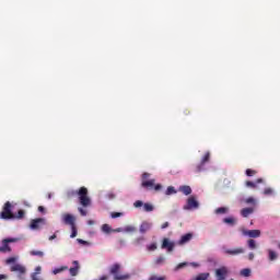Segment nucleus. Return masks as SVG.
Instances as JSON below:
<instances>
[{"mask_svg":"<svg viewBox=\"0 0 280 280\" xmlns=\"http://www.w3.org/2000/svg\"><path fill=\"white\" fill-rule=\"evenodd\" d=\"M165 276H156V275H153L149 278V280H165Z\"/></svg>","mask_w":280,"mask_h":280,"instance_id":"38","label":"nucleus"},{"mask_svg":"<svg viewBox=\"0 0 280 280\" xmlns=\"http://www.w3.org/2000/svg\"><path fill=\"white\" fill-rule=\"evenodd\" d=\"M248 259H249V261H253L255 259V254L249 253L248 254Z\"/></svg>","mask_w":280,"mask_h":280,"instance_id":"49","label":"nucleus"},{"mask_svg":"<svg viewBox=\"0 0 280 280\" xmlns=\"http://www.w3.org/2000/svg\"><path fill=\"white\" fill-rule=\"evenodd\" d=\"M264 183V178H258L256 182L247 180L245 183L246 187H250L252 189H257V185Z\"/></svg>","mask_w":280,"mask_h":280,"instance_id":"17","label":"nucleus"},{"mask_svg":"<svg viewBox=\"0 0 280 280\" xmlns=\"http://www.w3.org/2000/svg\"><path fill=\"white\" fill-rule=\"evenodd\" d=\"M102 231H103V233H110V231H112L110 225L103 224L102 225Z\"/></svg>","mask_w":280,"mask_h":280,"instance_id":"37","label":"nucleus"},{"mask_svg":"<svg viewBox=\"0 0 280 280\" xmlns=\"http://www.w3.org/2000/svg\"><path fill=\"white\" fill-rule=\"evenodd\" d=\"M268 255H269V261H276V259H278V257H279L277 252H275L272 249H268Z\"/></svg>","mask_w":280,"mask_h":280,"instance_id":"20","label":"nucleus"},{"mask_svg":"<svg viewBox=\"0 0 280 280\" xmlns=\"http://www.w3.org/2000/svg\"><path fill=\"white\" fill-rule=\"evenodd\" d=\"M56 237H58V236L56 234H52L51 236H49V241L51 242V241L56 240Z\"/></svg>","mask_w":280,"mask_h":280,"instance_id":"54","label":"nucleus"},{"mask_svg":"<svg viewBox=\"0 0 280 280\" xmlns=\"http://www.w3.org/2000/svg\"><path fill=\"white\" fill-rule=\"evenodd\" d=\"M150 229H152V222L150 221H143L141 224H140V233H148V231H150Z\"/></svg>","mask_w":280,"mask_h":280,"instance_id":"13","label":"nucleus"},{"mask_svg":"<svg viewBox=\"0 0 280 280\" xmlns=\"http://www.w3.org/2000/svg\"><path fill=\"white\" fill-rule=\"evenodd\" d=\"M214 213H217V215H224V213H229V208L226 207L217 208L214 210Z\"/></svg>","mask_w":280,"mask_h":280,"instance_id":"19","label":"nucleus"},{"mask_svg":"<svg viewBox=\"0 0 280 280\" xmlns=\"http://www.w3.org/2000/svg\"><path fill=\"white\" fill-rule=\"evenodd\" d=\"M144 241H145V237L140 236V237H138V238H136V240L133 241V244H135V246H139V245H141V243H143Z\"/></svg>","mask_w":280,"mask_h":280,"instance_id":"34","label":"nucleus"},{"mask_svg":"<svg viewBox=\"0 0 280 280\" xmlns=\"http://www.w3.org/2000/svg\"><path fill=\"white\" fill-rule=\"evenodd\" d=\"M30 255H32L33 257H45V253L40 250H31Z\"/></svg>","mask_w":280,"mask_h":280,"instance_id":"26","label":"nucleus"},{"mask_svg":"<svg viewBox=\"0 0 280 280\" xmlns=\"http://www.w3.org/2000/svg\"><path fill=\"white\" fill-rule=\"evenodd\" d=\"M156 179H149V180H142L141 183V187H143V189H154V191H161V189H163V186L161 184H156Z\"/></svg>","mask_w":280,"mask_h":280,"instance_id":"3","label":"nucleus"},{"mask_svg":"<svg viewBox=\"0 0 280 280\" xmlns=\"http://www.w3.org/2000/svg\"><path fill=\"white\" fill-rule=\"evenodd\" d=\"M126 233H135V231H137V228L132 226V225H127L125 228Z\"/></svg>","mask_w":280,"mask_h":280,"instance_id":"35","label":"nucleus"},{"mask_svg":"<svg viewBox=\"0 0 280 280\" xmlns=\"http://www.w3.org/2000/svg\"><path fill=\"white\" fill-rule=\"evenodd\" d=\"M5 279H8L7 275H0V280H5Z\"/></svg>","mask_w":280,"mask_h":280,"instance_id":"55","label":"nucleus"},{"mask_svg":"<svg viewBox=\"0 0 280 280\" xmlns=\"http://www.w3.org/2000/svg\"><path fill=\"white\" fill-rule=\"evenodd\" d=\"M224 253L225 255H231V256L242 255L244 253V248L237 247L235 249H225Z\"/></svg>","mask_w":280,"mask_h":280,"instance_id":"16","label":"nucleus"},{"mask_svg":"<svg viewBox=\"0 0 280 280\" xmlns=\"http://www.w3.org/2000/svg\"><path fill=\"white\" fill-rule=\"evenodd\" d=\"M243 235H245L247 237L257 238V237H261V231H259V230H243Z\"/></svg>","mask_w":280,"mask_h":280,"instance_id":"11","label":"nucleus"},{"mask_svg":"<svg viewBox=\"0 0 280 280\" xmlns=\"http://www.w3.org/2000/svg\"><path fill=\"white\" fill-rule=\"evenodd\" d=\"M121 215H124V213H121V212H112L110 213V218H113V220H115L117 218H121Z\"/></svg>","mask_w":280,"mask_h":280,"instance_id":"39","label":"nucleus"},{"mask_svg":"<svg viewBox=\"0 0 280 280\" xmlns=\"http://www.w3.org/2000/svg\"><path fill=\"white\" fill-rule=\"evenodd\" d=\"M200 207V203H198V200H196V197L191 196L187 199V203L184 206V209L186 211H189L191 209H198Z\"/></svg>","mask_w":280,"mask_h":280,"instance_id":"8","label":"nucleus"},{"mask_svg":"<svg viewBox=\"0 0 280 280\" xmlns=\"http://www.w3.org/2000/svg\"><path fill=\"white\" fill-rule=\"evenodd\" d=\"M209 279V273H199L195 280H207Z\"/></svg>","mask_w":280,"mask_h":280,"instance_id":"32","label":"nucleus"},{"mask_svg":"<svg viewBox=\"0 0 280 280\" xmlns=\"http://www.w3.org/2000/svg\"><path fill=\"white\" fill-rule=\"evenodd\" d=\"M65 270H69V267L62 266V267H59V268H55V269L52 270V273H55V275H60V272H65Z\"/></svg>","mask_w":280,"mask_h":280,"instance_id":"23","label":"nucleus"},{"mask_svg":"<svg viewBox=\"0 0 280 280\" xmlns=\"http://www.w3.org/2000/svg\"><path fill=\"white\" fill-rule=\"evenodd\" d=\"M38 211H39V213H45V207L39 206V207H38Z\"/></svg>","mask_w":280,"mask_h":280,"instance_id":"53","label":"nucleus"},{"mask_svg":"<svg viewBox=\"0 0 280 280\" xmlns=\"http://www.w3.org/2000/svg\"><path fill=\"white\" fill-rule=\"evenodd\" d=\"M223 222L225 224H230L231 226H233L235 224V219L233 217L225 218V219H223Z\"/></svg>","mask_w":280,"mask_h":280,"instance_id":"28","label":"nucleus"},{"mask_svg":"<svg viewBox=\"0 0 280 280\" xmlns=\"http://www.w3.org/2000/svg\"><path fill=\"white\" fill-rule=\"evenodd\" d=\"M255 212V209L254 208H243L241 210V215L243 218H248V215L253 214Z\"/></svg>","mask_w":280,"mask_h":280,"instance_id":"18","label":"nucleus"},{"mask_svg":"<svg viewBox=\"0 0 280 280\" xmlns=\"http://www.w3.org/2000/svg\"><path fill=\"white\" fill-rule=\"evenodd\" d=\"M43 270V268L40 266L35 268V272H33V275H40V271Z\"/></svg>","mask_w":280,"mask_h":280,"instance_id":"46","label":"nucleus"},{"mask_svg":"<svg viewBox=\"0 0 280 280\" xmlns=\"http://www.w3.org/2000/svg\"><path fill=\"white\" fill-rule=\"evenodd\" d=\"M10 250H12V248H10V245L3 242V246L0 247V253H10Z\"/></svg>","mask_w":280,"mask_h":280,"instance_id":"25","label":"nucleus"},{"mask_svg":"<svg viewBox=\"0 0 280 280\" xmlns=\"http://www.w3.org/2000/svg\"><path fill=\"white\" fill-rule=\"evenodd\" d=\"M172 194H176V189L173 186H168L166 191H165V195L166 196H172Z\"/></svg>","mask_w":280,"mask_h":280,"instance_id":"31","label":"nucleus"},{"mask_svg":"<svg viewBox=\"0 0 280 280\" xmlns=\"http://www.w3.org/2000/svg\"><path fill=\"white\" fill-rule=\"evenodd\" d=\"M247 246L250 250H255L257 248V242L253 238L247 241Z\"/></svg>","mask_w":280,"mask_h":280,"instance_id":"22","label":"nucleus"},{"mask_svg":"<svg viewBox=\"0 0 280 280\" xmlns=\"http://www.w3.org/2000/svg\"><path fill=\"white\" fill-rule=\"evenodd\" d=\"M116 231H117V233H119L121 231V229H117Z\"/></svg>","mask_w":280,"mask_h":280,"instance_id":"59","label":"nucleus"},{"mask_svg":"<svg viewBox=\"0 0 280 280\" xmlns=\"http://www.w3.org/2000/svg\"><path fill=\"white\" fill-rule=\"evenodd\" d=\"M215 277L217 280H226V277H229V268L223 266L215 269Z\"/></svg>","mask_w":280,"mask_h":280,"instance_id":"9","label":"nucleus"},{"mask_svg":"<svg viewBox=\"0 0 280 280\" xmlns=\"http://www.w3.org/2000/svg\"><path fill=\"white\" fill-rule=\"evenodd\" d=\"M167 226H170V222H164V223L161 225V229H167Z\"/></svg>","mask_w":280,"mask_h":280,"instance_id":"51","label":"nucleus"},{"mask_svg":"<svg viewBox=\"0 0 280 280\" xmlns=\"http://www.w3.org/2000/svg\"><path fill=\"white\" fill-rule=\"evenodd\" d=\"M120 269H121V266L119 264H114L110 267L109 272H110V275H114V280H126V279H129L130 278L129 275L119 276V270Z\"/></svg>","mask_w":280,"mask_h":280,"instance_id":"4","label":"nucleus"},{"mask_svg":"<svg viewBox=\"0 0 280 280\" xmlns=\"http://www.w3.org/2000/svg\"><path fill=\"white\" fill-rule=\"evenodd\" d=\"M98 280H108V276H102Z\"/></svg>","mask_w":280,"mask_h":280,"instance_id":"56","label":"nucleus"},{"mask_svg":"<svg viewBox=\"0 0 280 280\" xmlns=\"http://www.w3.org/2000/svg\"><path fill=\"white\" fill-rule=\"evenodd\" d=\"M194 237V234L191 233H187V234H184L180 240L178 241V244L179 246H183L189 242H191V238Z\"/></svg>","mask_w":280,"mask_h":280,"instance_id":"14","label":"nucleus"},{"mask_svg":"<svg viewBox=\"0 0 280 280\" xmlns=\"http://www.w3.org/2000/svg\"><path fill=\"white\" fill-rule=\"evenodd\" d=\"M245 202H246L247 205H255V198L249 197V198H247V199L245 200Z\"/></svg>","mask_w":280,"mask_h":280,"instance_id":"45","label":"nucleus"},{"mask_svg":"<svg viewBox=\"0 0 280 280\" xmlns=\"http://www.w3.org/2000/svg\"><path fill=\"white\" fill-rule=\"evenodd\" d=\"M272 194H273L272 188H265V190H264L265 196H272Z\"/></svg>","mask_w":280,"mask_h":280,"instance_id":"43","label":"nucleus"},{"mask_svg":"<svg viewBox=\"0 0 280 280\" xmlns=\"http://www.w3.org/2000/svg\"><path fill=\"white\" fill-rule=\"evenodd\" d=\"M210 159H211V153H210V152H207V153L203 155V158H202V160H201V163H203V164L209 163Z\"/></svg>","mask_w":280,"mask_h":280,"instance_id":"30","label":"nucleus"},{"mask_svg":"<svg viewBox=\"0 0 280 280\" xmlns=\"http://www.w3.org/2000/svg\"><path fill=\"white\" fill-rule=\"evenodd\" d=\"M158 246H156V243H152L150 245L147 246V249L149 252H153V250H156Z\"/></svg>","mask_w":280,"mask_h":280,"instance_id":"41","label":"nucleus"},{"mask_svg":"<svg viewBox=\"0 0 280 280\" xmlns=\"http://www.w3.org/2000/svg\"><path fill=\"white\" fill-rule=\"evenodd\" d=\"M241 275H242V277H250V269L245 268V269L241 270Z\"/></svg>","mask_w":280,"mask_h":280,"instance_id":"36","label":"nucleus"},{"mask_svg":"<svg viewBox=\"0 0 280 280\" xmlns=\"http://www.w3.org/2000/svg\"><path fill=\"white\" fill-rule=\"evenodd\" d=\"M45 224H47V220L44 218H37V219H33L31 221V229L33 231H38L40 229H43V226H45Z\"/></svg>","mask_w":280,"mask_h":280,"instance_id":"5","label":"nucleus"},{"mask_svg":"<svg viewBox=\"0 0 280 280\" xmlns=\"http://www.w3.org/2000/svg\"><path fill=\"white\" fill-rule=\"evenodd\" d=\"M278 248L280 249V243L278 244Z\"/></svg>","mask_w":280,"mask_h":280,"instance_id":"61","label":"nucleus"},{"mask_svg":"<svg viewBox=\"0 0 280 280\" xmlns=\"http://www.w3.org/2000/svg\"><path fill=\"white\" fill-rule=\"evenodd\" d=\"M72 264L74 267H71L69 272L71 277H78V272H80V262H78V260H73Z\"/></svg>","mask_w":280,"mask_h":280,"instance_id":"12","label":"nucleus"},{"mask_svg":"<svg viewBox=\"0 0 280 280\" xmlns=\"http://www.w3.org/2000/svg\"><path fill=\"white\" fill-rule=\"evenodd\" d=\"M108 196H109V198H115V195H113V194H109Z\"/></svg>","mask_w":280,"mask_h":280,"instance_id":"58","label":"nucleus"},{"mask_svg":"<svg viewBox=\"0 0 280 280\" xmlns=\"http://www.w3.org/2000/svg\"><path fill=\"white\" fill-rule=\"evenodd\" d=\"M148 178H150V173H143L142 180H148Z\"/></svg>","mask_w":280,"mask_h":280,"instance_id":"47","label":"nucleus"},{"mask_svg":"<svg viewBox=\"0 0 280 280\" xmlns=\"http://www.w3.org/2000/svg\"><path fill=\"white\" fill-rule=\"evenodd\" d=\"M11 272H18V277L19 279H23V275H25V272H27V269L25 268V266L21 265V264H13L10 267Z\"/></svg>","mask_w":280,"mask_h":280,"instance_id":"6","label":"nucleus"},{"mask_svg":"<svg viewBox=\"0 0 280 280\" xmlns=\"http://www.w3.org/2000/svg\"><path fill=\"white\" fill-rule=\"evenodd\" d=\"M200 172H205V163L200 162L196 167H195V173L200 174Z\"/></svg>","mask_w":280,"mask_h":280,"instance_id":"24","label":"nucleus"},{"mask_svg":"<svg viewBox=\"0 0 280 280\" xmlns=\"http://www.w3.org/2000/svg\"><path fill=\"white\" fill-rule=\"evenodd\" d=\"M79 196V202L82 207H91V198H89V189L86 187H81L79 190H69L67 192V199L75 198Z\"/></svg>","mask_w":280,"mask_h":280,"instance_id":"1","label":"nucleus"},{"mask_svg":"<svg viewBox=\"0 0 280 280\" xmlns=\"http://www.w3.org/2000/svg\"><path fill=\"white\" fill-rule=\"evenodd\" d=\"M1 220H14V213H12V203L7 201L0 212Z\"/></svg>","mask_w":280,"mask_h":280,"instance_id":"2","label":"nucleus"},{"mask_svg":"<svg viewBox=\"0 0 280 280\" xmlns=\"http://www.w3.org/2000/svg\"><path fill=\"white\" fill-rule=\"evenodd\" d=\"M133 207L136 209L143 207V211H145L147 213L154 211V206L152 203H148V202L143 203V201H141V200L135 201Z\"/></svg>","mask_w":280,"mask_h":280,"instance_id":"7","label":"nucleus"},{"mask_svg":"<svg viewBox=\"0 0 280 280\" xmlns=\"http://www.w3.org/2000/svg\"><path fill=\"white\" fill-rule=\"evenodd\" d=\"M79 213L84 217L86 215V210L79 208Z\"/></svg>","mask_w":280,"mask_h":280,"instance_id":"48","label":"nucleus"},{"mask_svg":"<svg viewBox=\"0 0 280 280\" xmlns=\"http://www.w3.org/2000/svg\"><path fill=\"white\" fill-rule=\"evenodd\" d=\"M174 242H170V238H164L162 242V248H166L168 253H172L174 250Z\"/></svg>","mask_w":280,"mask_h":280,"instance_id":"15","label":"nucleus"},{"mask_svg":"<svg viewBox=\"0 0 280 280\" xmlns=\"http://www.w3.org/2000/svg\"><path fill=\"white\" fill-rule=\"evenodd\" d=\"M187 262H180L176 266L175 270H182V268H186Z\"/></svg>","mask_w":280,"mask_h":280,"instance_id":"44","label":"nucleus"},{"mask_svg":"<svg viewBox=\"0 0 280 280\" xmlns=\"http://www.w3.org/2000/svg\"><path fill=\"white\" fill-rule=\"evenodd\" d=\"M79 242H81V244H84V241H82V240H79Z\"/></svg>","mask_w":280,"mask_h":280,"instance_id":"60","label":"nucleus"},{"mask_svg":"<svg viewBox=\"0 0 280 280\" xmlns=\"http://www.w3.org/2000/svg\"><path fill=\"white\" fill-rule=\"evenodd\" d=\"M48 198H51V195H48Z\"/></svg>","mask_w":280,"mask_h":280,"instance_id":"62","label":"nucleus"},{"mask_svg":"<svg viewBox=\"0 0 280 280\" xmlns=\"http://www.w3.org/2000/svg\"><path fill=\"white\" fill-rule=\"evenodd\" d=\"M3 242L5 244H10V243L14 242V238H5Z\"/></svg>","mask_w":280,"mask_h":280,"instance_id":"52","label":"nucleus"},{"mask_svg":"<svg viewBox=\"0 0 280 280\" xmlns=\"http://www.w3.org/2000/svg\"><path fill=\"white\" fill-rule=\"evenodd\" d=\"M154 264H155V266H161V265L165 264V257H163V256L158 257L155 259Z\"/></svg>","mask_w":280,"mask_h":280,"instance_id":"29","label":"nucleus"},{"mask_svg":"<svg viewBox=\"0 0 280 280\" xmlns=\"http://www.w3.org/2000/svg\"><path fill=\"white\" fill-rule=\"evenodd\" d=\"M63 224L68 226H75V217L73 214L65 213L61 217Z\"/></svg>","mask_w":280,"mask_h":280,"instance_id":"10","label":"nucleus"},{"mask_svg":"<svg viewBox=\"0 0 280 280\" xmlns=\"http://www.w3.org/2000/svg\"><path fill=\"white\" fill-rule=\"evenodd\" d=\"M192 266H196V262H192Z\"/></svg>","mask_w":280,"mask_h":280,"instance_id":"63","label":"nucleus"},{"mask_svg":"<svg viewBox=\"0 0 280 280\" xmlns=\"http://www.w3.org/2000/svg\"><path fill=\"white\" fill-rule=\"evenodd\" d=\"M5 264L10 266V264H16V257H10L5 260Z\"/></svg>","mask_w":280,"mask_h":280,"instance_id":"42","label":"nucleus"},{"mask_svg":"<svg viewBox=\"0 0 280 280\" xmlns=\"http://www.w3.org/2000/svg\"><path fill=\"white\" fill-rule=\"evenodd\" d=\"M31 278L32 280H40V278H38V275L36 273H32Z\"/></svg>","mask_w":280,"mask_h":280,"instance_id":"50","label":"nucleus"},{"mask_svg":"<svg viewBox=\"0 0 280 280\" xmlns=\"http://www.w3.org/2000/svg\"><path fill=\"white\" fill-rule=\"evenodd\" d=\"M71 231H72V233H71V235H70V237H78V230L75 229V225H72L71 226Z\"/></svg>","mask_w":280,"mask_h":280,"instance_id":"40","label":"nucleus"},{"mask_svg":"<svg viewBox=\"0 0 280 280\" xmlns=\"http://www.w3.org/2000/svg\"><path fill=\"white\" fill-rule=\"evenodd\" d=\"M25 218V210H19L18 215H14L15 220H23Z\"/></svg>","mask_w":280,"mask_h":280,"instance_id":"27","label":"nucleus"},{"mask_svg":"<svg viewBox=\"0 0 280 280\" xmlns=\"http://www.w3.org/2000/svg\"><path fill=\"white\" fill-rule=\"evenodd\" d=\"M88 224H90V226H91V225L95 224V221L90 220V221H88Z\"/></svg>","mask_w":280,"mask_h":280,"instance_id":"57","label":"nucleus"},{"mask_svg":"<svg viewBox=\"0 0 280 280\" xmlns=\"http://www.w3.org/2000/svg\"><path fill=\"white\" fill-rule=\"evenodd\" d=\"M179 191L184 194V196H189L191 194V187L190 186H182L179 188Z\"/></svg>","mask_w":280,"mask_h":280,"instance_id":"21","label":"nucleus"},{"mask_svg":"<svg viewBox=\"0 0 280 280\" xmlns=\"http://www.w3.org/2000/svg\"><path fill=\"white\" fill-rule=\"evenodd\" d=\"M245 174H246V176L253 177V176H255V174H257V171H255L253 168H247L245 171Z\"/></svg>","mask_w":280,"mask_h":280,"instance_id":"33","label":"nucleus"}]
</instances>
